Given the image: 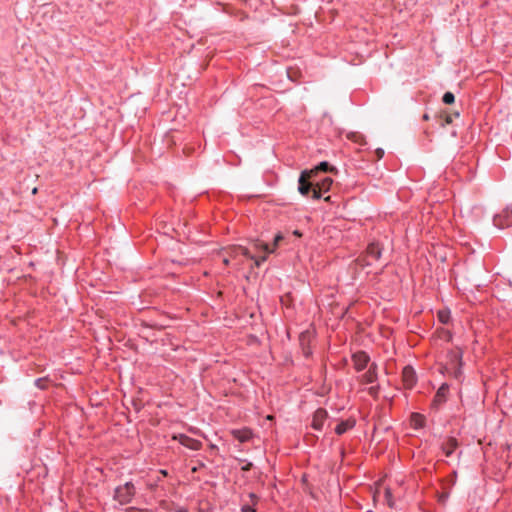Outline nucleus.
<instances>
[{
  "label": "nucleus",
  "instance_id": "9",
  "mask_svg": "<svg viewBox=\"0 0 512 512\" xmlns=\"http://www.w3.org/2000/svg\"><path fill=\"white\" fill-rule=\"evenodd\" d=\"M353 362L357 370H362L367 366L369 357L365 352H358L353 355Z\"/></svg>",
  "mask_w": 512,
  "mask_h": 512
},
{
  "label": "nucleus",
  "instance_id": "12",
  "mask_svg": "<svg viewBox=\"0 0 512 512\" xmlns=\"http://www.w3.org/2000/svg\"><path fill=\"white\" fill-rule=\"evenodd\" d=\"M250 243L253 246V248L257 251H262L266 254H270V253L274 252V250L271 249L268 244L264 243L263 241H261L259 239H251Z\"/></svg>",
  "mask_w": 512,
  "mask_h": 512
},
{
  "label": "nucleus",
  "instance_id": "34",
  "mask_svg": "<svg viewBox=\"0 0 512 512\" xmlns=\"http://www.w3.org/2000/svg\"><path fill=\"white\" fill-rule=\"evenodd\" d=\"M191 151H192V150H191L190 148H189V149H188V148H185V149H184V152H185V153H187V154H190V153H191Z\"/></svg>",
  "mask_w": 512,
  "mask_h": 512
},
{
  "label": "nucleus",
  "instance_id": "23",
  "mask_svg": "<svg viewBox=\"0 0 512 512\" xmlns=\"http://www.w3.org/2000/svg\"><path fill=\"white\" fill-rule=\"evenodd\" d=\"M443 102L447 105H450V104H453L454 101H455V96L453 93L451 92H446L444 95H443V98H442Z\"/></svg>",
  "mask_w": 512,
  "mask_h": 512
},
{
  "label": "nucleus",
  "instance_id": "3",
  "mask_svg": "<svg viewBox=\"0 0 512 512\" xmlns=\"http://www.w3.org/2000/svg\"><path fill=\"white\" fill-rule=\"evenodd\" d=\"M311 182H312V186L310 188V192H312L311 197L314 199H318L321 197L322 192H327L330 189V187L333 183V180L330 177H325L322 180L316 182L315 177H314L313 180H311Z\"/></svg>",
  "mask_w": 512,
  "mask_h": 512
},
{
  "label": "nucleus",
  "instance_id": "8",
  "mask_svg": "<svg viewBox=\"0 0 512 512\" xmlns=\"http://www.w3.org/2000/svg\"><path fill=\"white\" fill-rule=\"evenodd\" d=\"M402 378L405 387L411 388L416 382L415 372L412 367L407 366L403 369Z\"/></svg>",
  "mask_w": 512,
  "mask_h": 512
},
{
  "label": "nucleus",
  "instance_id": "5",
  "mask_svg": "<svg viewBox=\"0 0 512 512\" xmlns=\"http://www.w3.org/2000/svg\"><path fill=\"white\" fill-rule=\"evenodd\" d=\"M494 224L499 228H505L512 225V210L505 209L494 217Z\"/></svg>",
  "mask_w": 512,
  "mask_h": 512
},
{
  "label": "nucleus",
  "instance_id": "28",
  "mask_svg": "<svg viewBox=\"0 0 512 512\" xmlns=\"http://www.w3.org/2000/svg\"><path fill=\"white\" fill-rule=\"evenodd\" d=\"M44 383H45V380H44V379H37V380L35 381V384H36L38 387H40V388H44V387H45Z\"/></svg>",
  "mask_w": 512,
  "mask_h": 512
},
{
  "label": "nucleus",
  "instance_id": "26",
  "mask_svg": "<svg viewBox=\"0 0 512 512\" xmlns=\"http://www.w3.org/2000/svg\"><path fill=\"white\" fill-rule=\"evenodd\" d=\"M227 254H228L229 257H231L233 259H236L238 257V255H240L239 252H232L231 247H229L227 249Z\"/></svg>",
  "mask_w": 512,
  "mask_h": 512
},
{
  "label": "nucleus",
  "instance_id": "4",
  "mask_svg": "<svg viewBox=\"0 0 512 512\" xmlns=\"http://www.w3.org/2000/svg\"><path fill=\"white\" fill-rule=\"evenodd\" d=\"M135 489L133 484L126 483L123 486H120L115 491V499L120 504H127L131 501L132 497L134 496Z\"/></svg>",
  "mask_w": 512,
  "mask_h": 512
},
{
  "label": "nucleus",
  "instance_id": "7",
  "mask_svg": "<svg viewBox=\"0 0 512 512\" xmlns=\"http://www.w3.org/2000/svg\"><path fill=\"white\" fill-rule=\"evenodd\" d=\"M327 412L326 410L319 408L315 411L312 418V427L315 430H321L324 424V421L327 419Z\"/></svg>",
  "mask_w": 512,
  "mask_h": 512
},
{
  "label": "nucleus",
  "instance_id": "22",
  "mask_svg": "<svg viewBox=\"0 0 512 512\" xmlns=\"http://www.w3.org/2000/svg\"><path fill=\"white\" fill-rule=\"evenodd\" d=\"M384 498H385V501H386L387 505L390 508H393L394 507V501L392 499V494H391V491H390L389 488H385L384 489Z\"/></svg>",
  "mask_w": 512,
  "mask_h": 512
},
{
  "label": "nucleus",
  "instance_id": "17",
  "mask_svg": "<svg viewBox=\"0 0 512 512\" xmlns=\"http://www.w3.org/2000/svg\"><path fill=\"white\" fill-rule=\"evenodd\" d=\"M232 252H239L241 255L248 259H254V255L250 253L249 249L247 247L241 246V245H234L231 246Z\"/></svg>",
  "mask_w": 512,
  "mask_h": 512
},
{
  "label": "nucleus",
  "instance_id": "15",
  "mask_svg": "<svg viewBox=\"0 0 512 512\" xmlns=\"http://www.w3.org/2000/svg\"><path fill=\"white\" fill-rule=\"evenodd\" d=\"M377 365L371 364L368 371L363 375V380L366 383H372L377 379Z\"/></svg>",
  "mask_w": 512,
  "mask_h": 512
},
{
  "label": "nucleus",
  "instance_id": "20",
  "mask_svg": "<svg viewBox=\"0 0 512 512\" xmlns=\"http://www.w3.org/2000/svg\"><path fill=\"white\" fill-rule=\"evenodd\" d=\"M460 116V113L458 111H455L453 113H446L444 115V122L442 123V126L451 124L453 122L454 118H458Z\"/></svg>",
  "mask_w": 512,
  "mask_h": 512
},
{
  "label": "nucleus",
  "instance_id": "21",
  "mask_svg": "<svg viewBox=\"0 0 512 512\" xmlns=\"http://www.w3.org/2000/svg\"><path fill=\"white\" fill-rule=\"evenodd\" d=\"M438 318L441 323L446 324L450 319V311L449 310H440L438 312Z\"/></svg>",
  "mask_w": 512,
  "mask_h": 512
},
{
  "label": "nucleus",
  "instance_id": "1",
  "mask_svg": "<svg viewBox=\"0 0 512 512\" xmlns=\"http://www.w3.org/2000/svg\"><path fill=\"white\" fill-rule=\"evenodd\" d=\"M319 171L323 172H336V169L334 167H330L327 162H321L318 166H316L312 170H305L301 173L299 178V187L298 191L304 195L309 196L310 195V188L312 186L311 180L317 175Z\"/></svg>",
  "mask_w": 512,
  "mask_h": 512
},
{
  "label": "nucleus",
  "instance_id": "33",
  "mask_svg": "<svg viewBox=\"0 0 512 512\" xmlns=\"http://www.w3.org/2000/svg\"><path fill=\"white\" fill-rule=\"evenodd\" d=\"M223 263H224L225 265H228V264H229V258H228V257H225V258L223 259Z\"/></svg>",
  "mask_w": 512,
  "mask_h": 512
},
{
  "label": "nucleus",
  "instance_id": "25",
  "mask_svg": "<svg viewBox=\"0 0 512 512\" xmlns=\"http://www.w3.org/2000/svg\"><path fill=\"white\" fill-rule=\"evenodd\" d=\"M267 255H268V254H266V253H265V254H264L263 256H261V257H255V256H254V259H253V260H254V265H255L256 267H260V266H261V264L267 260Z\"/></svg>",
  "mask_w": 512,
  "mask_h": 512
},
{
  "label": "nucleus",
  "instance_id": "36",
  "mask_svg": "<svg viewBox=\"0 0 512 512\" xmlns=\"http://www.w3.org/2000/svg\"><path fill=\"white\" fill-rule=\"evenodd\" d=\"M294 234L297 235V236H300L301 234L296 230L294 231Z\"/></svg>",
  "mask_w": 512,
  "mask_h": 512
},
{
  "label": "nucleus",
  "instance_id": "37",
  "mask_svg": "<svg viewBox=\"0 0 512 512\" xmlns=\"http://www.w3.org/2000/svg\"><path fill=\"white\" fill-rule=\"evenodd\" d=\"M459 374H460V372L457 370V371L455 372V377H458V375H459Z\"/></svg>",
  "mask_w": 512,
  "mask_h": 512
},
{
  "label": "nucleus",
  "instance_id": "2",
  "mask_svg": "<svg viewBox=\"0 0 512 512\" xmlns=\"http://www.w3.org/2000/svg\"><path fill=\"white\" fill-rule=\"evenodd\" d=\"M382 249L378 243H371L368 245L366 254L359 257L356 261L357 265L365 267L371 265L372 261H378L381 256Z\"/></svg>",
  "mask_w": 512,
  "mask_h": 512
},
{
  "label": "nucleus",
  "instance_id": "31",
  "mask_svg": "<svg viewBox=\"0 0 512 512\" xmlns=\"http://www.w3.org/2000/svg\"><path fill=\"white\" fill-rule=\"evenodd\" d=\"M251 467H252V463H250V462H249V463H247L245 466H243V467H242V470H244V471H248V470H250V469H251Z\"/></svg>",
  "mask_w": 512,
  "mask_h": 512
},
{
  "label": "nucleus",
  "instance_id": "11",
  "mask_svg": "<svg viewBox=\"0 0 512 512\" xmlns=\"http://www.w3.org/2000/svg\"><path fill=\"white\" fill-rule=\"evenodd\" d=\"M231 433L240 442H246L252 437V432L248 428L232 430Z\"/></svg>",
  "mask_w": 512,
  "mask_h": 512
},
{
  "label": "nucleus",
  "instance_id": "32",
  "mask_svg": "<svg viewBox=\"0 0 512 512\" xmlns=\"http://www.w3.org/2000/svg\"><path fill=\"white\" fill-rule=\"evenodd\" d=\"M380 497V490H377L374 494V500Z\"/></svg>",
  "mask_w": 512,
  "mask_h": 512
},
{
  "label": "nucleus",
  "instance_id": "18",
  "mask_svg": "<svg viewBox=\"0 0 512 512\" xmlns=\"http://www.w3.org/2000/svg\"><path fill=\"white\" fill-rule=\"evenodd\" d=\"M249 498L251 500V505L250 504L243 505L241 508L242 512H256V509L253 508V506L256 505L258 499H257L256 495L253 493L249 494Z\"/></svg>",
  "mask_w": 512,
  "mask_h": 512
},
{
  "label": "nucleus",
  "instance_id": "6",
  "mask_svg": "<svg viewBox=\"0 0 512 512\" xmlns=\"http://www.w3.org/2000/svg\"><path fill=\"white\" fill-rule=\"evenodd\" d=\"M173 439L178 440L180 444L191 450H199L202 447V443L200 441L190 438L184 434L175 435L173 436Z\"/></svg>",
  "mask_w": 512,
  "mask_h": 512
},
{
  "label": "nucleus",
  "instance_id": "14",
  "mask_svg": "<svg viewBox=\"0 0 512 512\" xmlns=\"http://www.w3.org/2000/svg\"><path fill=\"white\" fill-rule=\"evenodd\" d=\"M448 392V386L446 384H443L438 389L435 397H434V404L439 405L443 403L446 400V394Z\"/></svg>",
  "mask_w": 512,
  "mask_h": 512
},
{
  "label": "nucleus",
  "instance_id": "38",
  "mask_svg": "<svg viewBox=\"0 0 512 512\" xmlns=\"http://www.w3.org/2000/svg\"><path fill=\"white\" fill-rule=\"evenodd\" d=\"M190 431H192V433H197V431L194 429H190Z\"/></svg>",
  "mask_w": 512,
  "mask_h": 512
},
{
  "label": "nucleus",
  "instance_id": "19",
  "mask_svg": "<svg viewBox=\"0 0 512 512\" xmlns=\"http://www.w3.org/2000/svg\"><path fill=\"white\" fill-rule=\"evenodd\" d=\"M310 333L309 332H303L301 333L300 335V343L302 346L305 345L306 342H309L310 341ZM303 353L306 357H309L310 354H311V351L309 349H306L305 347H303Z\"/></svg>",
  "mask_w": 512,
  "mask_h": 512
},
{
  "label": "nucleus",
  "instance_id": "27",
  "mask_svg": "<svg viewBox=\"0 0 512 512\" xmlns=\"http://www.w3.org/2000/svg\"><path fill=\"white\" fill-rule=\"evenodd\" d=\"M369 393L373 396H376L378 393V386H372L369 388Z\"/></svg>",
  "mask_w": 512,
  "mask_h": 512
},
{
  "label": "nucleus",
  "instance_id": "13",
  "mask_svg": "<svg viewBox=\"0 0 512 512\" xmlns=\"http://www.w3.org/2000/svg\"><path fill=\"white\" fill-rule=\"evenodd\" d=\"M354 426H355V420L354 419H347L345 421H342L341 423H339L336 426L335 432L338 435H342L346 431H348L349 429H352Z\"/></svg>",
  "mask_w": 512,
  "mask_h": 512
},
{
  "label": "nucleus",
  "instance_id": "29",
  "mask_svg": "<svg viewBox=\"0 0 512 512\" xmlns=\"http://www.w3.org/2000/svg\"><path fill=\"white\" fill-rule=\"evenodd\" d=\"M376 154H377V157H378L379 159H380V158H382V157H383V155H384V151H383V149L378 148V149L376 150Z\"/></svg>",
  "mask_w": 512,
  "mask_h": 512
},
{
  "label": "nucleus",
  "instance_id": "35",
  "mask_svg": "<svg viewBox=\"0 0 512 512\" xmlns=\"http://www.w3.org/2000/svg\"><path fill=\"white\" fill-rule=\"evenodd\" d=\"M423 119H424V120H428V119H429L428 114H424V115H423Z\"/></svg>",
  "mask_w": 512,
  "mask_h": 512
},
{
  "label": "nucleus",
  "instance_id": "16",
  "mask_svg": "<svg viewBox=\"0 0 512 512\" xmlns=\"http://www.w3.org/2000/svg\"><path fill=\"white\" fill-rule=\"evenodd\" d=\"M425 417L419 413H413L411 415V423L414 428L418 429L424 426Z\"/></svg>",
  "mask_w": 512,
  "mask_h": 512
},
{
  "label": "nucleus",
  "instance_id": "30",
  "mask_svg": "<svg viewBox=\"0 0 512 512\" xmlns=\"http://www.w3.org/2000/svg\"><path fill=\"white\" fill-rule=\"evenodd\" d=\"M461 353L460 352H457V353H454L453 354V358L455 359V361H460L461 360Z\"/></svg>",
  "mask_w": 512,
  "mask_h": 512
},
{
  "label": "nucleus",
  "instance_id": "10",
  "mask_svg": "<svg viewBox=\"0 0 512 512\" xmlns=\"http://www.w3.org/2000/svg\"><path fill=\"white\" fill-rule=\"evenodd\" d=\"M458 445V441L455 438L450 437L442 444V450L447 457H450Z\"/></svg>",
  "mask_w": 512,
  "mask_h": 512
},
{
  "label": "nucleus",
  "instance_id": "24",
  "mask_svg": "<svg viewBox=\"0 0 512 512\" xmlns=\"http://www.w3.org/2000/svg\"><path fill=\"white\" fill-rule=\"evenodd\" d=\"M283 240H284V236L281 233L276 234L274 237V240H273V245L270 248L275 251V249L280 246V244Z\"/></svg>",
  "mask_w": 512,
  "mask_h": 512
}]
</instances>
